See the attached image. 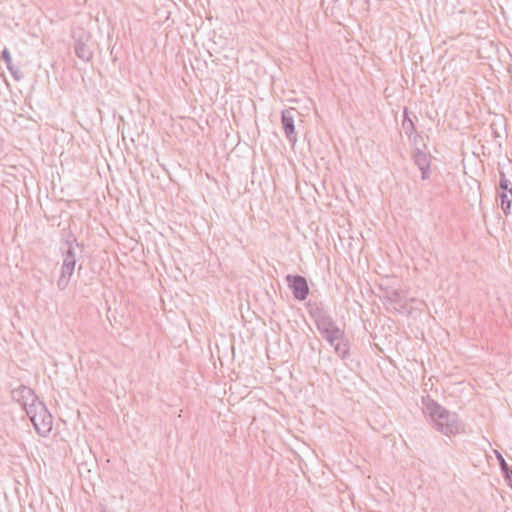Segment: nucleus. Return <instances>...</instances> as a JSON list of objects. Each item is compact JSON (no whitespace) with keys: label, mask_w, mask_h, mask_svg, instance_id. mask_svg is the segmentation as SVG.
Here are the masks:
<instances>
[{"label":"nucleus","mask_w":512,"mask_h":512,"mask_svg":"<svg viewBox=\"0 0 512 512\" xmlns=\"http://www.w3.org/2000/svg\"><path fill=\"white\" fill-rule=\"evenodd\" d=\"M73 37L75 39L74 51L76 56L83 62H89L93 58V51L89 45L91 35L80 30L78 34L74 32Z\"/></svg>","instance_id":"4"},{"label":"nucleus","mask_w":512,"mask_h":512,"mask_svg":"<svg viewBox=\"0 0 512 512\" xmlns=\"http://www.w3.org/2000/svg\"><path fill=\"white\" fill-rule=\"evenodd\" d=\"M2 59L5 61L6 65H7V68L12 71V59H11V56H10V53L7 49H4L2 51Z\"/></svg>","instance_id":"17"},{"label":"nucleus","mask_w":512,"mask_h":512,"mask_svg":"<svg viewBox=\"0 0 512 512\" xmlns=\"http://www.w3.org/2000/svg\"><path fill=\"white\" fill-rule=\"evenodd\" d=\"M424 413L429 416L434 429L445 436L462 433L464 425L455 412H450L433 399H423Z\"/></svg>","instance_id":"1"},{"label":"nucleus","mask_w":512,"mask_h":512,"mask_svg":"<svg viewBox=\"0 0 512 512\" xmlns=\"http://www.w3.org/2000/svg\"><path fill=\"white\" fill-rule=\"evenodd\" d=\"M402 128L407 135H411L416 131L413 121L408 117L407 109L404 110V119L402 121Z\"/></svg>","instance_id":"15"},{"label":"nucleus","mask_w":512,"mask_h":512,"mask_svg":"<svg viewBox=\"0 0 512 512\" xmlns=\"http://www.w3.org/2000/svg\"><path fill=\"white\" fill-rule=\"evenodd\" d=\"M334 351L341 359H346L347 357H349L350 345L345 335H343V338L341 340H337Z\"/></svg>","instance_id":"9"},{"label":"nucleus","mask_w":512,"mask_h":512,"mask_svg":"<svg viewBox=\"0 0 512 512\" xmlns=\"http://www.w3.org/2000/svg\"><path fill=\"white\" fill-rule=\"evenodd\" d=\"M499 187L502 190V192H509V190H512L511 182L506 178L503 172H500Z\"/></svg>","instance_id":"16"},{"label":"nucleus","mask_w":512,"mask_h":512,"mask_svg":"<svg viewBox=\"0 0 512 512\" xmlns=\"http://www.w3.org/2000/svg\"><path fill=\"white\" fill-rule=\"evenodd\" d=\"M413 159L419 169L430 168V156L420 149L415 150Z\"/></svg>","instance_id":"10"},{"label":"nucleus","mask_w":512,"mask_h":512,"mask_svg":"<svg viewBox=\"0 0 512 512\" xmlns=\"http://www.w3.org/2000/svg\"><path fill=\"white\" fill-rule=\"evenodd\" d=\"M320 334L325 340H341L343 335H345L344 331L339 328L337 324L329 329L323 330Z\"/></svg>","instance_id":"11"},{"label":"nucleus","mask_w":512,"mask_h":512,"mask_svg":"<svg viewBox=\"0 0 512 512\" xmlns=\"http://www.w3.org/2000/svg\"><path fill=\"white\" fill-rule=\"evenodd\" d=\"M312 317L314 318L315 324L319 332H322L325 329H329L336 324L333 318L322 308H316L311 312Z\"/></svg>","instance_id":"7"},{"label":"nucleus","mask_w":512,"mask_h":512,"mask_svg":"<svg viewBox=\"0 0 512 512\" xmlns=\"http://www.w3.org/2000/svg\"><path fill=\"white\" fill-rule=\"evenodd\" d=\"M497 459L505 480L508 482V485L512 488V469L508 466L505 459L500 453H497Z\"/></svg>","instance_id":"13"},{"label":"nucleus","mask_w":512,"mask_h":512,"mask_svg":"<svg viewBox=\"0 0 512 512\" xmlns=\"http://www.w3.org/2000/svg\"><path fill=\"white\" fill-rule=\"evenodd\" d=\"M332 347L335 348V344L337 343V340H326Z\"/></svg>","instance_id":"20"},{"label":"nucleus","mask_w":512,"mask_h":512,"mask_svg":"<svg viewBox=\"0 0 512 512\" xmlns=\"http://www.w3.org/2000/svg\"><path fill=\"white\" fill-rule=\"evenodd\" d=\"M286 281L297 300L303 301L307 298L309 286L305 277L301 275H287Z\"/></svg>","instance_id":"6"},{"label":"nucleus","mask_w":512,"mask_h":512,"mask_svg":"<svg viewBox=\"0 0 512 512\" xmlns=\"http://www.w3.org/2000/svg\"><path fill=\"white\" fill-rule=\"evenodd\" d=\"M422 173V179L426 180L430 176V168L420 169Z\"/></svg>","instance_id":"19"},{"label":"nucleus","mask_w":512,"mask_h":512,"mask_svg":"<svg viewBox=\"0 0 512 512\" xmlns=\"http://www.w3.org/2000/svg\"><path fill=\"white\" fill-rule=\"evenodd\" d=\"M63 263L61 273L57 280V287L59 290H65L71 280L77 263L78 253H81L80 245L74 237L67 239L61 246Z\"/></svg>","instance_id":"2"},{"label":"nucleus","mask_w":512,"mask_h":512,"mask_svg":"<svg viewBox=\"0 0 512 512\" xmlns=\"http://www.w3.org/2000/svg\"><path fill=\"white\" fill-rule=\"evenodd\" d=\"M10 72L12 73V75L14 76V78L16 80H20L23 77L22 73L18 69H14L13 67H12V71H10Z\"/></svg>","instance_id":"18"},{"label":"nucleus","mask_w":512,"mask_h":512,"mask_svg":"<svg viewBox=\"0 0 512 512\" xmlns=\"http://www.w3.org/2000/svg\"><path fill=\"white\" fill-rule=\"evenodd\" d=\"M299 115L300 113L295 108L285 109L281 113L282 128L286 138L292 144L297 142V133L295 132V118Z\"/></svg>","instance_id":"5"},{"label":"nucleus","mask_w":512,"mask_h":512,"mask_svg":"<svg viewBox=\"0 0 512 512\" xmlns=\"http://www.w3.org/2000/svg\"><path fill=\"white\" fill-rule=\"evenodd\" d=\"M37 400L38 397L34 395V430L40 436H46L52 430L53 417L43 402Z\"/></svg>","instance_id":"3"},{"label":"nucleus","mask_w":512,"mask_h":512,"mask_svg":"<svg viewBox=\"0 0 512 512\" xmlns=\"http://www.w3.org/2000/svg\"><path fill=\"white\" fill-rule=\"evenodd\" d=\"M387 300L391 304L398 305L401 308L405 307V300L402 296V293L398 290H393L389 292L386 296Z\"/></svg>","instance_id":"14"},{"label":"nucleus","mask_w":512,"mask_h":512,"mask_svg":"<svg viewBox=\"0 0 512 512\" xmlns=\"http://www.w3.org/2000/svg\"><path fill=\"white\" fill-rule=\"evenodd\" d=\"M30 395H32V389L25 386L12 391L13 399L22 405V408L26 411L30 421H32V416L30 415L29 410V408L32 407V405H28V403L25 401V399Z\"/></svg>","instance_id":"8"},{"label":"nucleus","mask_w":512,"mask_h":512,"mask_svg":"<svg viewBox=\"0 0 512 512\" xmlns=\"http://www.w3.org/2000/svg\"><path fill=\"white\" fill-rule=\"evenodd\" d=\"M499 198L501 201V209L503 213L505 215H509L511 212L512 190H509V192L499 193Z\"/></svg>","instance_id":"12"}]
</instances>
